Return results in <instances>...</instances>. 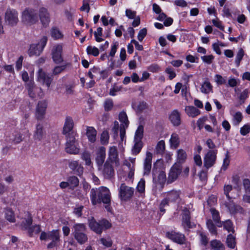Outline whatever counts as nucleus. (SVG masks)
Segmentation results:
<instances>
[{
  "label": "nucleus",
  "instance_id": "obj_22",
  "mask_svg": "<svg viewBox=\"0 0 250 250\" xmlns=\"http://www.w3.org/2000/svg\"><path fill=\"white\" fill-rule=\"evenodd\" d=\"M109 163H115L116 166H118L120 164L118 158V152L116 146H111L109 148L108 152L107 160Z\"/></svg>",
  "mask_w": 250,
  "mask_h": 250
},
{
  "label": "nucleus",
  "instance_id": "obj_45",
  "mask_svg": "<svg viewBox=\"0 0 250 250\" xmlns=\"http://www.w3.org/2000/svg\"><path fill=\"white\" fill-rule=\"evenodd\" d=\"M165 149V144L163 140H161L157 144L156 151L157 153L162 154Z\"/></svg>",
  "mask_w": 250,
  "mask_h": 250
},
{
  "label": "nucleus",
  "instance_id": "obj_8",
  "mask_svg": "<svg viewBox=\"0 0 250 250\" xmlns=\"http://www.w3.org/2000/svg\"><path fill=\"white\" fill-rule=\"evenodd\" d=\"M5 21L11 26L16 25L19 22L18 11L14 9H8L5 13Z\"/></svg>",
  "mask_w": 250,
  "mask_h": 250
},
{
  "label": "nucleus",
  "instance_id": "obj_55",
  "mask_svg": "<svg viewBox=\"0 0 250 250\" xmlns=\"http://www.w3.org/2000/svg\"><path fill=\"white\" fill-rule=\"evenodd\" d=\"M108 132L107 131H104L101 135V142L103 145H106L109 140Z\"/></svg>",
  "mask_w": 250,
  "mask_h": 250
},
{
  "label": "nucleus",
  "instance_id": "obj_16",
  "mask_svg": "<svg viewBox=\"0 0 250 250\" xmlns=\"http://www.w3.org/2000/svg\"><path fill=\"white\" fill-rule=\"evenodd\" d=\"M217 149L210 150L208 152L204 158V166L208 168L215 163L216 159Z\"/></svg>",
  "mask_w": 250,
  "mask_h": 250
},
{
  "label": "nucleus",
  "instance_id": "obj_7",
  "mask_svg": "<svg viewBox=\"0 0 250 250\" xmlns=\"http://www.w3.org/2000/svg\"><path fill=\"white\" fill-rule=\"evenodd\" d=\"M134 191L133 188L127 186L125 183H122L118 189L119 197L122 201H130L134 195Z\"/></svg>",
  "mask_w": 250,
  "mask_h": 250
},
{
  "label": "nucleus",
  "instance_id": "obj_3",
  "mask_svg": "<svg viewBox=\"0 0 250 250\" xmlns=\"http://www.w3.org/2000/svg\"><path fill=\"white\" fill-rule=\"evenodd\" d=\"M40 239L41 240L51 241L47 245L48 249L57 247L60 242V231L58 229H53L51 231L42 232Z\"/></svg>",
  "mask_w": 250,
  "mask_h": 250
},
{
  "label": "nucleus",
  "instance_id": "obj_18",
  "mask_svg": "<svg viewBox=\"0 0 250 250\" xmlns=\"http://www.w3.org/2000/svg\"><path fill=\"white\" fill-rule=\"evenodd\" d=\"M46 131L43 126L42 121H38L36 129L34 132V138L35 140L41 141L45 137Z\"/></svg>",
  "mask_w": 250,
  "mask_h": 250
},
{
  "label": "nucleus",
  "instance_id": "obj_58",
  "mask_svg": "<svg viewBox=\"0 0 250 250\" xmlns=\"http://www.w3.org/2000/svg\"><path fill=\"white\" fill-rule=\"evenodd\" d=\"M113 107V102L112 99H106L104 103V107L105 111H108L112 109Z\"/></svg>",
  "mask_w": 250,
  "mask_h": 250
},
{
  "label": "nucleus",
  "instance_id": "obj_37",
  "mask_svg": "<svg viewBox=\"0 0 250 250\" xmlns=\"http://www.w3.org/2000/svg\"><path fill=\"white\" fill-rule=\"evenodd\" d=\"M119 120L122 123L120 126L128 127L129 121L127 116L125 112H122L119 115Z\"/></svg>",
  "mask_w": 250,
  "mask_h": 250
},
{
  "label": "nucleus",
  "instance_id": "obj_29",
  "mask_svg": "<svg viewBox=\"0 0 250 250\" xmlns=\"http://www.w3.org/2000/svg\"><path fill=\"white\" fill-rule=\"evenodd\" d=\"M169 119L175 126H178L181 123V118L179 112L177 110H174L169 116Z\"/></svg>",
  "mask_w": 250,
  "mask_h": 250
},
{
  "label": "nucleus",
  "instance_id": "obj_36",
  "mask_svg": "<svg viewBox=\"0 0 250 250\" xmlns=\"http://www.w3.org/2000/svg\"><path fill=\"white\" fill-rule=\"evenodd\" d=\"M134 146L132 148L131 151L132 153L134 155H136L138 154L141 151L143 146V143L142 141H134Z\"/></svg>",
  "mask_w": 250,
  "mask_h": 250
},
{
  "label": "nucleus",
  "instance_id": "obj_61",
  "mask_svg": "<svg viewBox=\"0 0 250 250\" xmlns=\"http://www.w3.org/2000/svg\"><path fill=\"white\" fill-rule=\"evenodd\" d=\"M210 211L211 212L213 220L215 223H217V222L220 221V216L218 211L214 208H211Z\"/></svg>",
  "mask_w": 250,
  "mask_h": 250
},
{
  "label": "nucleus",
  "instance_id": "obj_51",
  "mask_svg": "<svg viewBox=\"0 0 250 250\" xmlns=\"http://www.w3.org/2000/svg\"><path fill=\"white\" fill-rule=\"evenodd\" d=\"M41 228L39 225L31 226L29 229L27 231L30 236H32L33 234H38L41 232Z\"/></svg>",
  "mask_w": 250,
  "mask_h": 250
},
{
  "label": "nucleus",
  "instance_id": "obj_27",
  "mask_svg": "<svg viewBox=\"0 0 250 250\" xmlns=\"http://www.w3.org/2000/svg\"><path fill=\"white\" fill-rule=\"evenodd\" d=\"M33 219L31 214L28 213L27 218H24L20 225L21 228L23 230H28L31 227Z\"/></svg>",
  "mask_w": 250,
  "mask_h": 250
},
{
  "label": "nucleus",
  "instance_id": "obj_53",
  "mask_svg": "<svg viewBox=\"0 0 250 250\" xmlns=\"http://www.w3.org/2000/svg\"><path fill=\"white\" fill-rule=\"evenodd\" d=\"M244 55V51L242 48H240L237 53L235 59V63L236 64L237 66H239L240 62L242 60Z\"/></svg>",
  "mask_w": 250,
  "mask_h": 250
},
{
  "label": "nucleus",
  "instance_id": "obj_31",
  "mask_svg": "<svg viewBox=\"0 0 250 250\" xmlns=\"http://www.w3.org/2000/svg\"><path fill=\"white\" fill-rule=\"evenodd\" d=\"M185 112L187 115L194 118L200 114V111L193 106H187L185 107Z\"/></svg>",
  "mask_w": 250,
  "mask_h": 250
},
{
  "label": "nucleus",
  "instance_id": "obj_14",
  "mask_svg": "<svg viewBox=\"0 0 250 250\" xmlns=\"http://www.w3.org/2000/svg\"><path fill=\"white\" fill-rule=\"evenodd\" d=\"M38 11V19L44 27L48 26L51 18L48 9L45 7H41Z\"/></svg>",
  "mask_w": 250,
  "mask_h": 250
},
{
  "label": "nucleus",
  "instance_id": "obj_62",
  "mask_svg": "<svg viewBox=\"0 0 250 250\" xmlns=\"http://www.w3.org/2000/svg\"><path fill=\"white\" fill-rule=\"evenodd\" d=\"M137 189L138 192L142 193L145 190V181L143 179H141L138 184Z\"/></svg>",
  "mask_w": 250,
  "mask_h": 250
},
{
  "label": "nucleus",
  "instance_id": "obj_50",
  "mask_svg": "<svg viewBox=\"0 0 250 250\" xmlns=\"http://www.w3.org/2000/svg\"><path fill=\"white\" fill-rule=\"evenodd\" d=\"M68 183H69V186L75 188L78 186L79 181L77 177L73 176L69 177Z\"/></svg>",
  "mask_w": 250,
  "mask_h": 250
},
{
  "label": "nucleus",
  "instance_id": "obj_30",
  "mask_svg": "<svg viewBox=\"0 0 250 250\" xmlns=\"http://www.w3.org/2000/svg\"><path fill=\"white\" fill-rule=\"evenodd\" d=\"M42 52V49L37 44H31L28 51L29 56H39Z\"/></svg>",
  "mask_w": 250,
  "mask_h": 250
},
{
  "label": "nucleus",
  "instance_id": "obj_56",
  "mask_svg": "<svg viewBox=\"0 0 250 250\" xmlns=\"http://www.w3.org/2000/svg\"><path fill=\"white\" fill-rule=\"evenodd\" d=\"M170 202L165 197L164 199H163L159 206L160 210L163 213H165L166 211V207H167L169 206V203Z\"/></svg>",
  "mask_w": 250,
  "mask_h": 250
},
{
  "label": "nucleus",
  "instance_id": "obj_52",
  "mask_svg": "<svg viewBox=\"0 0 250 250\" xmlns=\"http://www.w3.org/2000/svg\"><path fill=\"white\" fill-rule=\"evenodd\" d=\"M243 186L245 193L250 194V180L248 178H244L243 180Z\"/></svg>",
  "mask_w": 250,
  "mask_h": 250
},
{
  "label": "nucleus",
  "instance_id": "obj_32",
  "mask_svg": "<svg viewBox=\"0 0 250 250\" xmlns=\"http://www.w3.org/2000/svg\"><path fill=\"white\" fill-rule=\"evenodd\" d=\"M86 135L89 141L91 143H94L96 141L97 131L93 127H87Z\"/></svg>",
  "mask_w": 250,
  "mask_h": 250
},
{
  "label": "nucleus",
  "instance_id": "obj_40",
  "mask_svg": "<svg viewBox=\"0 0 250 250\" xmlns=\"http://www.w3.org/2000/svg\"><path fill=\"white\" fill-rule=\"evenodd\" d=\"M132 107L137 112H140L146 108L147 104L146 102L142 101L138 104H133Z\"/></svg>",
  "mask_w": 250,
  "mask_h": 250
},
{
  "label": "nucleus",
  "instance_id": "obj_64",
  "mask_svg": "<svg viewBox=\"0 0 250 250\" xmlns=\"http://www.w3.org/2000/svg\"><path fill=\"white\" fill-rule=\"evenodd\" d=\"M240 133L241 135L245 136L250 132V125H245L240 128Z\"/></svg>",
  "mask_w": 250,
  "mask_h": 250
},
{
  "label": "nucleus",
  "instance_id": "obj_10",
  "mask_svg": "<svg viewBox=\"0 0 250 250\" xmlns=\"http://www.w3.org/2000/svg\"><path fill=\"white\" fill-rule=\"evenodd\" d=\"M182 215V226L185 231H188L190 229L195 227L194 223L190 221V213L188 208H184Z\"/></svg>",
  "mask_w": 250,
  "mask_h": 250
},
{
  "label": "nucleus",
  "instance_id": "obj_24",
  "mask_svg": "<svg viewBox=\"0 0 250 250\" xmlns=\"http://www.w3.org/2000/svg\"><path fill=\"white\" fill-rule=\"evenodd\" d=\"M105 158V148L100 147L96 153V162L98 166V169L101 168Z\"/></svg>",
  "mask_w": 250,
  "mask_h": 250
},
{
  "label": "nucleus",
  "instance_id": "obj_12",
  "mask_svg": "<svg viewBox=\"0 0 250 250\" xmlns=\"http://www.w3.org/2000/svg\"><path fill=\"white\" fill-rule=\"evenodd\" d=\"M66 139L65 151L70 154H77L79 152V148L76 146L75 136H69Z\"/></svg>",
  "mask_w": 250,
  "mask_h": 250
},
{
  "label": "nucleus",
  "instance_id": "obj_2",
  "mask_svg": "<svg viewBox=\"0 0 250 250\" xmlns=\"http://www.w3.org/2000/svg\"><path fill=\"white\" fill-rule=\"evenodd\" d=\"M153 182L156 186L158 185L161 186L162 188L166 181V175L163 170L161 162L157 160L154 164L152 171Z\"/></svg>",
  "mask_w": 250,
  "mask_h": 250
},
{
  "label": "nucleus",
  "instance_id": "obj_39",
  "mask_svg": "<svg viewBox=\"0 0 250 250\" xmlns=\"http://www.w3.org/2000/svg\"><path fill=\"white\" fill-rule=\"evenodd\" d=\"M144 135V127L142 125H140L136 132L134 138V141H142Z\"/></svg>",
  "mask_w": 250,
  "mask_h": 250
},
{
  "label": "nucleus",
  "instance_id": "obj_63",
  "mask_svg": "<svg viewBox=\"0 0 250 250\" xmlns=\"http://www.w3.org/2000/svg\"><path fill=\"white\" fill-rule=\"evenodd\" d=\"M202 61L208 64H211L214 59V56L212 55L204 56L201 57Z\"/></svg>",
  "mask_w": 250,
  "mask_h": 250
},
{
  "label": "nucleus",
  "instance_id": "obj_11",
  "mask_svg": "<svg viewBox=\"0 0 250 250\" xmlns=\"http://www.w3.org/2000/svg\"><path fill=\"white\" fill-rule=\"evenodd\" d=\"M26 88L28 91L29 96L32 99L36 98L37 96L41 98L43 96L42 89L36 86L35 83L32 82H29L26 84Z\"/></svg>",
  "mask_w": 250,
  "mask_h": 250
},
{
  "label": "nucleus",
  "instance_id": "obj_59",
  "mask_svg": "<svg viewBox=\"0 0 250 250\" xmlns=\"http://www.w3.org/2000/svg\"><path fill=\"white\" fill-rule=\"evenodd\" d=\"M51 36L55 39H59L62 37L60 30L57 28H53L51 30Z\"/></svg>",
  "mask_w": 250,
  "mask_h": 250
},
{
  "label": "nucleus",
  "instance_id": "obj_38",
  "mask_svg": "<svg viewBox=\"0 0 250 250\" xmlns=\"http://www.w3.org/2000/svg\"><path fill=\"white\" fill-rule=\"evenodd\" d=\"M187 155L186 151L180 149L177 151V158L178 163H183L187 159Z\"/></svg>",
  "mask_w": 250,
  "mask_h": 250
},
{
  "label": "nucleus",
  "instance_id": "obj_57",
  "mask_svg": "<svg viewBox=\"0 0 250 250\" xmlns=\"http://www.w3.org/2000/svg\"><path fill=\"white\" fill-rule=\"evenodd\" d=\"M82 159L85 161V165L90 166L91 164L90 155L87 152H84L81 156Z\"/></svg>",
  "mask_w": 250,
  "mask_h": 250
},
{
  "label": "nucleus",
  "instance_id": "obj_15",
  "mask_svg": "<svg viewBox=\"0 0 250 250\" xmlns=\"http://www.w3.org/2000/svg\"><path fill=\"white\" fill-rule=\"evenodd\" d=\"M166 236L174 242L179 244H183L186 241L185 236L183 234L174 230L167 232Z\"/></svg>",
  "mask_w": 250,
  "mask_h": 250
},
{
  "label": "nucleus",
  "instance_id": "obj_43",
  "mask_svg": "<svg viewBox=\"0 0 250 250\" xmlns=\"http://www.w3.org/2000/svg\"><path fill=\"white\" fill-rule=\"evenodd\" d=\"M5 218L11 222H15V217L14 212L11 209H7L5 212Z\"/></svg>",
  "mask_w": 250,
  "mask_h": 250
},
{
  "label": "nucleus",
  "instance_id": "obj_42",
  "mask_svg": "<svg viewBox=\"0 0 250 250\" xmlns=\"http://www.w3.org/2000/svg\"><path fill=\"white\" fill-rule=\"evenodd\" d=\"M211 248L215 250H224V247L220 241L213 240L210 242Z\"/></svg>",
  "mask_w": 250,
  "mask_h": 250
},
{
  "label": "nucleus",
  "instance_id": "obj_19",
  "mask_svg": "<svg viewBox=\"0 0 250 250\" xmlns=\"http://www.w3.org/2000/svg\"><path fill=\"white\" fill-rule=\"evenodd\" d=\"M102 174L105 179L109 180L112 179L115 176L114 168L108 161H106L104 165Z\"/></svg>",
  "mask_w": 250,
  "mask_h": 250
},
{
  "label": "nucleus",
  "instance_id": "obj_34",
  "mask_svg": "<svg viewBox=\"0 0 250 250\" xmlns=\"http://www.w3.org/2000/svg\"><path fill=\"white\" fill-rule=\"evenodd\" d=\"M170 147L172 148H177L180 144V138L178 134L173 133L171 134L169 140Z\"/></svg>",
  "mask_w": 250,
  "mask_h": 250
},
{
  "label": "nucleus",
  "instance_id": "obj_47",
  "mask_svg": "<svg viewBox=\"0 0 250 250\" xmlns=\"http://www.w3.org/2000/svg\"><path fill=\"white\" fill-rule=\"evenodd\" d=\"M223 227L224 229L227 230L229 232H232L233 233L234 232L232 223L230 220L223 222Z\"/></svg>",
  "mask_w": 250,
  "mask_h": 250
},
{
  "label": "nucleus",
  "instance_id": "obj_4",
  "mask_svg": "<svg viewBox=\"0 0 250 250\" xmlns=\"http://www.w3.org/2000/svg\"><path fill=\"white\" fill-rule=\"evenodd\" d=\"M21 21L28 26L37 23L39 21L38 10L31 7L24 9L21 12Z\"/></svg>",
  "mask_w": 250,
  "mask_h": 250
},
{
  "label": "nucleus",
  "instance_id": "obj_54",
  "mask_svg": "<svg viewBox=\"0 0 250 250\" xmlns=\"http://www.w3.org/2000/svg\"><path fill=\"white\" fill-rule=\"evenodd\" d=\"M100 242L106 247H110L112 245V241L110 237L107 236L104 238H102L100 240Z\"/></svg>",
  "mask_w": 250,
  "mask_h": 250
},
{
  "label": "nucleus",
  "instance_id": "obj_48",
  "mask_svg": "<svg viewBox=\"0 0 250 250\" xmlns=\"http://www.w3.org/2000/svg\"><path fill=\"white\" fill-rule=\"evenodd\" d=\"M242 119L243 116L242 113L239 111L237 112L235 114H234L233 115L232 120L233 122V124L235 125H238L240 124V123L242 121Z\"/></svg>",
  "mask_w": 250,
  "mask_h": 250
},
{
  "label": "nucleus",
  "instance_id": "obj_20",
  "mask_svg": "<svg viewBox=\"0 0 250 250\" xmlns=\"http://www.w3.org/2000/svg\"><path fill=\"white\" fill-rule=\"evenodd\" d=\"M38 80L43 84H45L49 88L53 81V78L40 69L38 71Z\"/></svg>",
  "mask_w": 250,
  "mask_h": 250
},
{
  "label": "nucleus",
  "instance_id": "obj_46",
  "mask_svg": "<svg viewBox=\"0 0 250 250\" xmlns=\"http://www.w3.org/2000/svg\"><path fill=\"white\" fill-rule=\"evenodd\" d=\"M86 52L88 55H91L96 57L99 54L98 48L95 46H88L86 48Z\"/></svg>",
  "mask_w": 250,
  "mask_h": 250
},
{
  "label": "nucleus",
  "instance_id": "obj_13",
  "mask_svg": "<svg viewBox=\"0 0 250 250\" xmlns=\"http://www.w3.org/2000/svg\"><path fill=\"white\" fill-rule=\"evenodd\" d=\"M62 54V46L61 44H56L53 47L51 51V56L54 63L60 64L63 62Z\"/></svg>",
  "mask_w": 250,
  "mask_h": 250
},
{
  "label": "nucleus",
  "instance_id": "obj_9",
  "mask_svg": "<svg viewBox=\"0 0 250 250\" xmlns=\"http://www.w3.org/2000/svg\"><path fill=\"white\" fill-rule=\"evenodd\" d=\"M74 123L72 117L66 116L65 117L64 125L62 128V133L66 137L69 136H75L73 131Z\"/></svg>",
  "mask_w": 250,
  "mask_h": 250
},
{
  "label": "nucleus",
  "instance_id": "obj_49",
  "mask_svg": "<svg viewBox=\"0 0 250 250\" xmlns=\"http://www.w3.org/2000/svg\"><path fill=\"white\" fill-rule=\"evenodd\" d=\"M227 244L229 248L231 249L234 248L236 245L235 239L234 236H233L231 234H230L228 236L227 239Z\"/></svg>",
  "mask_w": 250,
  "mask_h": 250
},
{
  "label": "nucleus",
  "instance_id": "obj_60",
  "mask_svg": "<svg viewBox=\"0 0 250 250\" xmlns=\"http://www.w3.org/2000/svg\"><path fill=\"white\" fill-rule=\"evenodd\" d=\"M103 29L101 27H98L97 29V31L94 33L95 40L97 42H101L104 40L100 37L102 36Z\"/></svg>",
  "mask_w": 250,
  "mask_h": 250
},
{
  "label": "nucleus",
  "instance_id": "obj_21",
  "mask_svg": "<svg viewBox=\"0 0 250 250\" xmlns=\"http://www.w3.org/2000/svg\"><path fill=\"white\" fill-rule=\"evenodd\" d=\"M182 171L181 166L178 164L174 165L169 171L167 182L171 183L174 182L178 177Z\"/></svg>",
  "mask_w": 250,
  "mask_h": 250
},
{
  "label": "nucleus",
  "instance_id": "obj_17",
  "mask_svg": "<svg viewBox=\"0 0 250 250\" xmlns=\"http://www.w3.org/2000/svg\"><path fill=\"white\" fill-rule=\"evenodd\" d=\"M47 103L45 101H41L38 102L36 110V118L38 121H42L44 118Z\"/></svg>",
  "mask_w": 250,
  "mask_h": 250
},
{
  "label": "nucleus",
  "instance_id": "obj_35",
  "mask_svg": "<svg viewBox=\"0 0 250 250\" xmlns=\"http://www.w3.org/2000/svg\"><path fill=\"white\" fill-rule=\"evenodd\" d=\"M22 134L19 132H15L9 136L8 141L9 142L14 143V144H18L22 141Z\"/></svg>",
  "mask_w": 250,
  "mask_h": 250
},
{
  "label": "nucleus",
  "instance_id": "obj_26",
  "mask_svg": "<svg viewBox=\"0 0 250 250\" xmlns=\"http://www.w3.org/2000/svg\"><path fill=\"white\" fill-rule=\"evenodd\" d=\"M180 191L172 190L166 193V198L171 203L179 202L180 200Z\"/></svg>",
  "mask_w": 250,
  "mask_h": 250
},
{
  "label": "nucleus",
  "instance_id": "obj_5",
  "mask_svg": "<svg viewBox=\"0 0 250 250\" xmlns=\"http://www.w3.org/2000/svg\"><path fill=\"white\" fill-rule=\"evenodd\" d=\"M88 223L90 229L97 234H101L103 230L111 227V224L108 220L102 219L97 222L93 217L88 218Z\"/></svg>",
  "mask_w": 250,
  "mask_h": 250
},
{
  "label": "nucleus",
  "instance_id": "obj_33",
  "mask_svg": "<svg viewBox=\"0 0 250 250\" xmlns=\"http://www.w3.org/2000/svg\"><path fill=\"white\" fill-rule=\"evenodd\" d=\"M71 66V63L67 62L62 65L56 66L52 70V76H56L61 74L64 71L67 67Z\"/></svg>",
  "mask_w": 250,
  "mask_h": 250
},
{
  "label": "nucleus",
  "instance_id": "obj_1",
  "mask_svg": "<svg viewBox=\"0 0 250 250\" xmlns=\"http://www.w3.org/2000/svg\"><path fill=\"white\" fill-rule=\"evenodd\" d=\"M90 198L93 205L101 203L108 205L111 201L110 191L105 187L92 188L90 192Z\"/></svg>",
  "mask_w": 250,
  "mask_h": 250
},
{
  "label": "nucleus",
  "instance_id": "obj_25",
  "mask_svg": "<svg viewBox=\"0 0 250 250\" xmlns=\"http://www.w3.org/2000/svg\"><path fill=\"white\" fill-rule=\"evenodd\" d=\"M225 207L229 210L231 213H236L237 212H241L243 208L240 206L235 204L233 201L230 199L229 202H226L224 203Z\"/></svg>",
  "mask_w": 250,
  "mask_h": 250
},
{
  "label": "nucleus",
  "instance_id": "obj_23",
  "mask_svg": "<svg viewBox=\"0 0 250 250\" xmlns=\"http://www.w3.org/2000/svg\"><path fill=\"white\" fill-rule=\"evenodd\" d=\"M152 159V153L149 151H147L146 153V157L144 162L143 174L144 176H148L150 174L151 169Z\"/></svg>",
  "mask_w": 250,
  "mask_h": 250
},
{
  "label": "nucleus",
  "instance_id": "obj_41",
  "mask_svg": "<svg viewBox=\"0 0 250 250\" xmlns=\"http://www.w3.org/2000/svg\"><path fill=\"white\" fill-rule=\"evenodd\" d=\"M212 86L208 81H205L202 85L201 91L202 93L208 94L212 90Z\"/></svg>",
  "mask_w": 250,
  "mask_h": 250
},
{
  "label": "nucleus",
  "instance_id": "obj_28",
  "mask_svg": "<svg viewBox=\"0 0 250 250\" xmlns=\"http://www.w3.org/2000/svg\"><path fill=\"white\" fill-rule=\"evenodd\" d=\"M69 167L78 175H81L83 173V167L77 161H71L69 163Z\"/></svg>",
  "mask_w": 250,
  "mask_h": 250
},
{
  "label": "nucleus",
  "instance_id": "obj_44",
  "mask_svg": "<svg viewBox=\"0 0 250 250\" xmlns=\"http://www.w3.org/2000/svg\"><path fill=\"white\" fill-rule=\"evenodd\" d=\"M206 224L207 227L211 234L216 235L217 234L216 228L213 223L212 220L210 219L208 220Z\"/></svg>",
  "mask_w": 250,
  "mask_h": 250
},
{
  "label": "nucleus",
  "instance_id": "obj_6",
  "mask_svg": "<svg viewBox=\"0 0 250 250\" xmlns=\"http://www.w3.org/2000/svg\"><path fill=\"white\" fill-rule=\"evenodd\" d=\"M72 235L77 242L83 244L87 241L88 237L86 234V228L83 224H75L72 228Z\"/></svg>",
  "mask_w": 250,
  "mask_h": 250
}]
</instances>
